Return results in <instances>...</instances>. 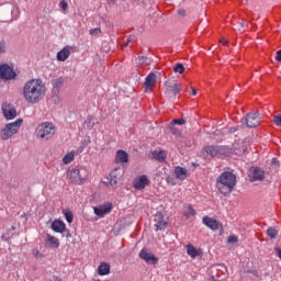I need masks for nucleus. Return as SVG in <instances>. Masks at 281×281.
I'll use <instances>...</instances> for the list:
<instances>
[{
    "instance_id": "obj_5",
    "label": "nucleus",
    "mask_w": 281,
    "mask_h": 281,
    "mask_svg": "<svg viewBox=\"0 0 281 281\" xmlns=\"http://www.w3.org/2000/svg\"><path fill=\"white\" fill-rule=\"evenodd\" d=\"M236 186V177H220L217 179V189L221 194H229Z\"/></svg>"
},
{
    "instance_id": "obj_56",
    "label": "nucleus",
    "mask_w": 281,
    "mask_h": 281,
    "mask_svg": "<svg viewBox=\"0 0 281 281\" xmlns=\"http://www.w3.org/2000/svg\"><path fill=\"white\" fill-rule=\"evenodd\" d=\"M224 45H227V42H224Z\"/></svg>"
},
{
    "instance_id": "obj_29",
    "label": "nucleus",
    "mask_w": 281,
    "mask_h": 281,
    "mask_svg": "<svg viewBox=\"0 0 281 281\" xmlns=\"http://www.w3.org/2000/svg\"><path fill=\"white\" fill-rule=\"evenodd\" d=\"M175 175L176 177H186V175H188V169L178 166L175 168Z\"/></svg>"
},
{
    "instance_id": "obj_17",
    "label": "nucleus",
    "mask_w": 281,
    "mask_h": 281,
    "mask_svg": "<svg viewBox=\"0 0 281 281\" xmlns=\"http://www.w3.org/2000/svg\"><path fill=\"white\" fill-rule=\"evenodd\" d=\"M45 243L46 247H49L50 249H58V247H60V240L49 234L46 235Z\"/></svg>"
},
{
    "instance_id": "obj_55",
    "label": "nucleus",
    "mask_w": 281,
    "mask_h": 281,
    "mask_svg": "<svg viewBox=\"0 0 281 281\" xmlns=\"http://www.w3.org/2000/svg\"><path fill=\"white\" fill-rule=\"evenodd\" d=\"M54 281H63V279H60V278H55Z\"/></svg>"
},
{
    "instance_id": "obj_41",
    "label": "nucleus",
    "mask_w": 281,
    "mask_h": 281,
    "mask_svg": "<svg viewBox=\"0 0 281 281\" xmlns=\"http://www.w3.org/2000/svg\"><path fill=\"white\" fill-rule=\"evenodd\" d=\"M32 254H33L34 258H37V259L45 258V255H43V252H40L38 249H33Z\"/></svg>"
},
{
    "instance_id": "obj_6",
    "label": "nucleus",
    "mask_w": 281,
    "mask_h": 281,
    "mask_svg": "<svg viewBox=\"0 0 281 281\" xmlns=\"http://www.w3.org/2000/svg\"><path fill=\"white\" fill-rule=\"evenodd\" d=\"M165 93L168 98H177L181 93V83L176 78H170L165 81Z\"/></svg>"
},
{
    "instance_id": "obj_3",
    "label": "nucleus",
    "mask_w": 281,
    "mask_h": 281,
    "mask_svg": "<svg viewBox=\"0 0 281 281\" xmlns=\"http://www.w3.org/2000/svg\"><path fill=\"white\" fill-rule=\"evenodd\" d=\"M204 157H217L218 159H226L228 155H232V149L227 146L209 145L202 150Z\"/></svg>"
},
{
    "instance_id": "obj_50",
    "label": "nucleus",
    "mask_w": 281,
    "mask_h": 281,
    "mask_svg": "<svg viewBox=\"0 0 281 281\" xmlns=\"http://www.w3.org/2000/svg\"><path fill=\"white\" fill-rule=\"evenodd\" d=\"M106 1H108L109 5H114L116 0H106Z\"/></svg>"
},
{
    "instance_id": "obj_39",
    "label": "nucleus",
    "mask_w": 281,
    "mask_h": 281,
    "mask_svg": "<svg viewBox=\"0 0 281 281\" xmlns=\"http://www.w3.org/2000/svg\"><path fill=\"white\" fill-rule=\"evenodd\" d=\"M247 181L249 183H256V181L262 182L265 181V177H250L249 179H247Z\"/></svg>"
},
{
    "instance_id": "obj_22",
    "label": "nucleus",
    "mask_w": 281,
    "mask_h": 281,
    "mask_svg": "<svg viewBox=\"0 0 281 281\" xmlns=\"http://www.w3.org/2000/svg\"><path fill=\"white\" fill-rule=\"evenodd\" d=\"M98 273L100 276H109L111 273V265L101 262L98 267Z\"/></svg>"
},
{
    "instance_id": "obj_20",
    "label": "nucleus",
    "mask_w": 281,
    "mask_h": 281,
    "mask_svg": "<svg viewBox=\"0 0 281 281\" xmlns=\"http://www.w3.org/2000/svg\"><path fill=\"white\" fill-rule=\"evenodd\" d=\"M157 82V75L155 72H150L146 78H145V91H150L153 89V86Z\"/></svg>"
},
{
    "instance_id": "obj_18",
    "label": "nucleus",
    "mask_w": 281,
    "mask_h": 281,
    "mask_svg": "<svg viewBox=\"0 0 281 281\" xmlns=\"http://www.w3.org/2000/svg\"><path fill=\"white\" fill-rule=\"evenodd\" d=\"M203 223L209 227V229H212L213 232H216L218 227H221V222L212 218V217H203Z\"/></svg>"
},
{
    "instance_id": "obj_53",
    "label": "nucleus",
    "mask_w": 281,
    "mask_h": 281,
    "mask_svg": "<svg viewBox=\"0 0 281 281\" xmlns=\"http://www.w3.org/2000/svg\"><path fill=\"white\" fill-rule=\"evenodd\" d=\"M133 40L131 38V37H128L127 40H126V45H128V43H131Z\"/></svg>"
},
{
    "instance_id": "obj_1",
    "label": "nucleus",
    "mask_w": 281,
    "mask_h": 281,
    "mask_svg": "<svg viewBox=\"0 0 281 281\" xmlns=\"http://www.w3.org/2000/svg\"><path fill=\"white\" fill-rule=\"evenodd\" d=\"M47 94V86L43 79H29L22 88V95L27 104H38Z\"/></svg>"
},
{
    "instance_id": "obj_7",
    "label": "nucleus",
    "mask_w": 281,
    "mask_h": 281,
    "mask_svg": "<svg viewBox=\"0 0 281 281\" xmlns=\"http://www.w3.org/2000/svg\"><path fill=\"white\" fill-rule=\"evenodd\" d=\"M0 78L1 80H14L16 78V72L8 64L0 65Z\"/></svg>"
},
{
    "instance_id": "obj_34",
    "label": "nucleus",
    "mask_w": 281,
    "mask_h": 281,
    "mask_svg": "<svg viewBox=\"0 0 281 281\" xmlns=\"http://www.w3.org/2000/svg\"><path fill=\"white\" fill-rule=\"evenodd\" d=\"M173 71L175 74H183V71H186V66H183V64H176L173 66Z\"/></svg>"
},
{
    "instance_id": "obj_25",
    "label": "nucleus",
    "mask_w": 281,
    "mask_h": 281,
    "mask_svg": "<svg viewBox=\"0 0 281 281\" xmlns=\"http://www.w3.org/2000/svg\"><path fill=\"white\" fill-rule=\"evenodd\" d=\"M101 184L106 186V187L117 186V178H115V177L114 178L105 177L104 180L101 181Z\"/></svg>"
},
{
    "instance_id": "obj_4",
    "label": "nucleus",
    "mask_w": 281,
    "mask_h": 281,
    "mask_svg": "<svg viewBox=\"0 0 281 281\" xmlns=\"http://www.w3.org/2000/svg\"><path fill=\"white\" fill-rule=\"evenodd\" d=\"M21 126H23V119H18L14 122L8 123L0 131V137L3 142H8L10 137H14L16 133H19Z\"/></svg>"
},
{
    "instance_id": "obj_15",
    "label": "nucleus",
    "mask_w": 281,
    "mask_h": 281,
    "mask_svg": "<svg viewBox=\"0 0 281 281\" xmlns=\"http://www.w3.org/2000/svg\"><path fill=\"white\" fill-rule=\"evenodd\" d=\"M154 221L156 232H161L168 227V223L164 220V215L161 213L156 214Z\"/></svg>"
},
{
    "instance_id": "obj_42",
    "label": "nucleus",
    "mask_w": 281,
    "mask_h": 281,
    "mask_svg": "<svg viewBox=\"0 0 281 281\" xmlns=\"http://www.w3.org/2000/svg\"><path fill=\"white\" fill-rule=\"evenodd\" d=\"M59 8H61V10H64V12H67L69 10V4L67 3V1L63 0L59 3Z\"/></svg>"
},
{
    "instance_id": "obj_16",
    "label": "nucleus",
    "mask_w": 281,
    "mask_h": 281,
    "mask_svg": "<svg viewBox=\"0 0 281 281\" xmlns=\"http://www.w3.org/2000/svg\"><path fill=\"white\" fill-rule=\"evenodd\" d=\"M69 56H71V46H65L57 53V60L59 63H65Z\"/></svg>"
},
{
    "instance_id": "obj_12",
    "label": "nucleus",
    "mask_w": 281,
    "mask_h": 281,
    "mask_svg": "<svg viewBox=\"0 0 281 281\" xmlns=\"http://www.w3.org/2000/svg\"><path fill=\"white\" fill-rule=\"evenodd\" d=\"M114 164H121V166H126L128 164V153H126L124 149L116 150L115 157H114Z\"/></svg>"
},
{
    "instance_id": "obj_36",
    "label": "nucleus",
    "mask_w": 281,
    "mask_h": 281,
    "mask_svg": "<svg viewBox=\"0 0 281 281\" xmlns=\"http://www.w3.org/2000/svg\"><path fill=\"white\" fill-rule=\"evenodd\" d=\"M68 177H80V169L78 168L69 169Z\"/></svg>"
},
{
    "instance_id": "obj_28",
    "label": "nucleus",
    "mask_w": 281,
    "mask_h": 281,
    "mask_svg": "<svg viewBox=\"0 0 281 281\" xmlns=\"http://www.w3.org/2000/svg\"><path fill=\"white\" fill-rule=\"evenodd\" d=\"M250 172H252V177H265V171L260 167L250 168Z\"/></svg>"
},
{
    "instance_id": "obj_23",
    "label": "nucleus",
    "mask_w": 281,
    "mask_h": 281,
    "mask_svg": "<svg viewBox=\"0 0 281 281\" xmlns=\"http://www.w3.org/2000/svg\"><path fill=\"white\" fill-rule=\"evenodd\" d=\"M183 216L187 218V221H190V218H194L196 216V211L192 204L188 205L187 210L183 212Z\"/></svg>"
},
{
    "instance_id": "obj_54",
    "label": "nucleus",
    "mask_w": 281,
    "mask_h": 281,
    "mask_svg": "<svg viewBox=\"0 0 281 281\" xmlns=\"http://www.w3.org/2000/svg\"><path fill=\"white\" fill-rule=\"evenodd\" d=\"M229 133H236V128L232 127V128L229 130Z\"/></svg>"
},
{
    "instance_id": "obj_48",
    "label": "nucleus",
    "mask_w": 281,
    "mask_h": 281,
    "mask_svg": "<svg viewBox=\"0 0 281 281\" xmlns=\"http://www.w3.org/2000/svg\"><path fill=\"white\" fill-rule=\"evenodd\" d=\"M276 58L279 63H281V49L277 52Z\"/></svg>"
},
{
    "instance_id": "obj_11",
    "label": "nucleus",
    "mask_w": 281,
    "mask_h": 281,
    "mask_svg": "<svg viewBox=\"0 0 281 281\" xmlns=\"http://www.w3.org/2000/svg\"><path fill=\"white\" fill-rule=\"evenodd\" d=\"M2 112L5 120H14V117H16V109L12 104L3 103Z\"/></svg>"
},
{
    "instance_id": "obj_49",
    "label": "nucleus",
    "mask_w": 281,
    "mask_h": 281,
    "mask_svg": "<svg viewBox=\"0 0 281 281\" xmlns=\"http://www.w3.org/2000/svg\"><path fill=\"white\" fill-rule=\"evenodd\" d=\"M274 251H277L278 258L281 260V248H274Z\"/></svg>"
},
{
    "instance_id": "obj_40",
    "label": "nucleus",
    "mask_w": 281,
    "mask_h": 281,
    "mask_svg": "<svg viewBox=\"0 0 281 281\" xmlns=\"http://www.w3.org/2000/svg\"><path fill=\"white\" fill-rule=\"evenodd\" d=\"M89 34L90 36H98V34H102V30L100 27L91 29Z\"/></svg>"
},
{
    "instance_id": "obj_37",
    "label": "nucleus",
    "mask_w": 281,
    "mask_h": 281,
    "mask_svg": "<svg viewBox=\"0 0 281 281\" xmlns=\"http://www.w3.org/2000/svg\"><path fill=\"white\" fill-rule=\"evenodd\" d=\"M69 179H70V183H74L75 186H80V183L85 181V179L80 177H70Z\"/></svg>"
},
{
    "instance_id": "obj_31",
    "label": "nucleus",
    "mask_w": 281,
    "mask_h": 281,
    "mask_svg": "<svg viewBox=\"0 0 281 281\" xmlns=\"http://www.w3.org/2000/svg\"><path fill=\"white\" fill-rule=\"evenodd\" d=\"M267 236H269V238H278V229H276V227H269L267 229Z\"/></svg>"
},
{
    "instance_id": "obj_19",
    "label": "nucleus",
    "mask_w": 281,
    "mask_h": 281,
    "mask_svg": "<svg viewBox=\"0 0 281 281\" xmlns=\"http://www.w3.org/2000/svg\"><path fill=\"white\" fill-rule=\"evenodd\" d=\"M50 227H52L53 232H56L57 234H63L67 229L65 222H63L60 220H55L52 223Z\"/></svg>"
},
{
    "instance_id": "obj_26",
    "label": "nucleus",
    "mask_w": 281,
    "mask_h": 281,
    "mask_svg": "<svg viewBox=\"0 0 281 281\" xmlns=\"http://www.w3.org/2000/svg\"><path fill=\"white\" fill-rule=\"evenodd\" d=\"M280 170V160L278 158H272L270 162V172H278Z\"/></svg>"
},
{
    "instance_id": "obj_35",
    "label": "nucleus",
    "mask_w": 281,
    "mask_h": 281,
    "mask_svg": "<svg viewBox=\"0 0 281 281\" xmlns=\"http://www.w3.org/2000/svg\"><path fill=\"white\" fill-rule=\"evenodd\" d=\"M8 52V44L4 40H0V55Z\"/></svg>"
},
{
    "instance_id": "obj_14",
    "label": "nucleus",
    "mask_w": 281,
    "mask_h": 281,
    "mask_svg": "<svg viewBox=\"0 0 281 281\" xmlns=\"http://www.w3.org/2000/svg\"><path fill=\"white\" fill-rule=\"evenodd\" d=\"M146 186H150V180L146 177H138L133 180L134 190H144Z\"/></svg>"
},
{
    "instance_id": "obj_21",
    "label": "nucleus",
    "mask_w": 281,
    "mask_h": 281,
    "mask_svg": "<svg viewBox=\"0 0 281 281\" xmlns=\"http://www.w3.org/2000/svg\"><path fill=\"white\" fill-rule=\"evenodd\" d=\"M151 157L153 159H156V161L164 164V161H166L167 154H166V150L158 149V150L151 151Z\"/></svg>"
},
{
    "instance_id": "obj_30",
    "label": "nucleus",
    "mask_w": 281,
    "mask_h": 281,
    "mask_svg": "<svg viewBox=\"0 0 281 281\" xmlns=\"http://www.w3.org/2000/svg\"><path fill=\"white\" fill-rule=\"evenodd\" d=\"M124 175V168L116 167L110 172V177H122Z\"/></svg>"
},
{
    "instance_id": "obj_46",
    "label": "nucleus",
    "mask_w": 281,
    "mask_h": 281,
    "mask_svg": "<svg viewBox=\"0 0 281 281\" xmlns=\"http://www.w3.org/2000/svg\"><path fill=\"white\" fill-rule=\"evenodd\" d=\"M146 60H147V58L144 57V56L138 57V63H139L140 65H144V63H146Z\"/></svg>"
},
{
    "instance_id": "obj_27",
    "label": "nucleus",
    "mask_w": 281,
    "mask_h": 281,
    "mask_svg": "<svg viewBox=\"0 0 281 281\" xmlns=\"http://www.w3.org/2000/svg\"><path fill=\"white\" fill-rule=\"evenodd\" d=\"M74 157H76V154L74 151L66 154L63 157V164H65L66 166L67 164H71L74 161Z\"/></svg>"
},
{
    "instance_id": "obj_9",
    "label": "nucleus",
    "mask_w": 281,
    "mask_h": 281,
    "mask_svg": "<svg viewBox=\"0 0 281 281\" xmlns=\"http://www.w3.org/2000/svg\"><path fill=\"white\" fill-rule=\"evenodd\" d=\"M112 210H113V204L110 202H108L103 205L93 207L94 214L97 216H100V218H104V216H106V214H111Z\"/></svg>"
},
{
    "instance_id": "obj_51",
    "label": "nucleus",
    "mask_w": 281,
    "mask_h": 281,
    "mask_svg": "<svg viewBox=\"0 0 281 281\" xmlns=\"http://www.w3.org/2000/svg\"><path fill=\"white\" fill-rule=\"evenodd\" d=\"M239 25H240V27H245V20H241V21L239 22Z\"/></svg>"
},
{
    "instance_id": "obj_24",
    "label": "nucleus",
    "mask_w": 281,
    "mask_h": 281,
    "mask_svg": "<svg viewBox=\"0 0 281 281\" xmlns=\"http://www.w3.org/2000/svg\"><path fill=\"white\" fill-rule=\"evenodd\" d=\"M52 85H53V88L56 89V91H60V89H63V85H65V79H63V77L54 79L52 81Z\"/></svg>"
},
{
    "instance_id": "obj_10",
    "label": "nucleus",
    "mask_w": 281,
    "mask_h": 281,
    "mask_svg": "<svg viewBox=\"0 0 281 281\" xmlns=\"http://www.w3.org/2000/svg\"><path fill=\"white\" fill-rule=\"evenodd\" d=\"M245 121L248 128H256V126H260V116H258L256 112L248 113Z\"/></svg>"
},
{
    "instance_id": "obj_2",
    "label": "nucleus",
    "mask_w": 281,
    "mask_h": 281,
    "mask_svg": "<svg viewBox=\"0 0 281 281\" xmlns=\"http://www.w3.org/2000/svg\"><path fill=\"white\" fill-rule=\"evenodd\" d=\"M56 135V125L52 122H43L35 128V137L40 142H49Z\"/></svg>"
},
{
    "instance_id": "obj_44",
    "label": "nucleus",
    "mask_w": 281,
    "mask_h": 281,
    "mask_svg": "<svg viewBox=\"0 0 281 281\" xmlns=\"http://www.w3.org/2000/svg\"><path fill=\"white\" fill-rule=\"evenodd\" d=\"M273 122L277 126H281V114L273 117Z\"/></svg>"
},
{
    "instance_id": "obj_38",
    "label": "nucleus",
    "mask_w": 281,
    "mask_h": 281,
    "mask_svg": "<svg viewBox=\"0 0 281 281\" xmlns=\"http://www.w3.org/2000/svg\"><path fill=\"white\" fill-rule=\"evenodd\" d=\"M64 215L67 223H74V213H71V211H66Z\"/></svg>"
},
{
    "instance_id": "obj_45",
    "label": "nucleus",
    "mask_w": 281,
    "mask_h": 281,
    "mask_svg": "<svg viewBox=\"0 0 281 281\" xmlns=\"http://www.w3.org/2000/svg\"><path fill=\"white\" fill-rule=\"evenodd\" d=\"M173 124H179L181 126V125L186 124V119L173 120Z\"/></svg>"
},
{
    "instance_id": "obj_13",
    "label": "nucleus",
    "mask_w": 281,
    "mask_h": 281,
    "mask_svg": "<svg viewBox=\"0 0 281 281\" xmlns=\"http://www.w3.org/2000/svg\"><path fill=\"white\" fill-rule=\"evenodd\" d=\"M186 250H187L188 256H190V258H192V260H194L196 258H201L203 256V249L196 248L192 244H188L186 246Z\"/></svg>"
},
{
    "instance_id": "obj_52",
    "label": "nucleus",
    "mask_w": 281,
    "mask_h": 281,
    "mask_svg": "<svg viewBox=\"0 0 281 281\" xmlns=\"http://www.w3.org/2000/svg\"><path fill=\"white\" fill-rule=\"evenodd\" d=\"M192 91V95H196V89L195 88H191Z\"/></svg>"
},
{
    "instance_id": "obj_43",
    "label": "nucleus",
    "mask_w": 281,
    "mask_h": 281,
    "mask_svg": "<svg viewBox=\"0 0 281 281\" xmlns=\"http://www.w3.org/2000/svg\"><path fill=\"white\" fill-rule=\"evenodd\" d=\"M227 243H229V244L238 243V236H236V235L228 236Z\"/></svg>"
},
{
    "instance_id": "obj_32",
    "label": "nucleus",
    "mask_w": 281,
    "mask_h": 281,
    "mask_svg": "<svg viewBox=\"0 0 281 281\" xmlns=\"http://www.w3.org/2000/svg\"><path fill=\"white\" fill-rule=\"evenodd\" d=\"M221 177H236V172L229 167L224 169V172L221 173Z\"/></svg>"
},
{
    "instance_id": "obj_47",
    "label": "nucleus",
    "mask_w": 281,
    "mask_h": 281,
    "mask_svg": "<svg viewBox=\"0 0 281 281\" xmlns=\"http://www.w3.org/2000/svg\"><path fill=\"white\" fill-rule=\"evenodd\" d=\"M178 14L179 16H186V10L183 9L178 10Z\"/></svg>"
},
{
    "instance_id": "obj_8",
    "label": "nucleus",
    "mask_w": 281,
    "mask_h": 281,
    "mask_svg": "<svg viewBox=\"0 0 281 281\" xmlns=\"http://www.w3.org/2000/svg\"><path fill=\"white\" fill-rule=\"evenodd\" d=\"M138 256L139 259L145 260L147 265H157V262H159V258L155 257V255L150 252L148 248H143Z\"/></svg>"
},
{
    "instance_id": "obj_33",
    "label": "nucleus",
    "mask_w": 281,
    "mask_h": 281,
    "mask_svg": "<svg viewBox=\"0 0 281 281\" xmlns=\"http://www.w3.org/2000/svg\"><path fill=\"white\" fill-rule=\"evenodd\" d=\"M177 179H180V181H183V178L181 177H167L166 181L168 183V186H177Z\"/></svg>"
}]
</instances>
